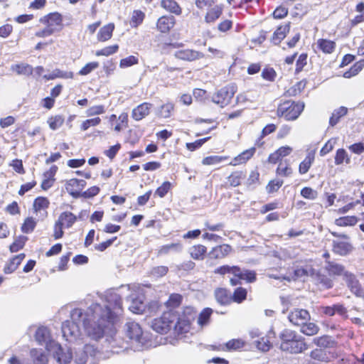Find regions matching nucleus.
<instances>
[{
    "label": "nucleus",
    "instance_id": "nucleus-1",
    "mask_svg": "<svg viewBox=\"0 0 364 364\" xmlns=\"http://www.w3.org/2000/svg\"><path fill=\"white\" fill-rule=\"evenodd\" d=\"M105 304H93L86 310L74 309L70 312V320H67L62 325L63 338L69 343L76 344L75 350V362L85 364L88 358H92L97 353L93 345L87 343L83 337L80 327H83L87 337L97 341L105 336V341L111 351L115 353L121 350L117 347L125 350L124 342L117 339L115 334L114 323L122 312V299L114 290H107L104 294Z\"/></svg>",
    "mask_w": 364,
    "mask_h": 364
},
{
    "label": "nucleus",
    "instance_id": "nucleus-2",
    "mask_svg": "<svg viewBox=\"0 0 364 364\" xmlns=\"http://www.w3.org/2000/svg\"><path fill=\"white\" fill-rule=\"evenodd\" d=\"M294 277L296 279L304 281L307 277H311L314 281L320 283L323 287L329 289L332 287V281L326 277L321 275L311 266L306 265L304 267L297 268L294 270Z\"/></svg>",
    "mask_w": 364,
    "mask_h": 364
},
{
    "label": "nucleus",
    "instance_id": "nucleus-3",
    "mask_svg": "<svg viewBox=\"0 0 364 364\" xmlns=\"http://www.w3.org/2000/svg\"><path fill=\"white\" fill-rule=\"evenodd\" d=\"M304 107V103H296L291 100H287L281 103L277 108V115L284 117L286 120L296 119Z\"/></svg>",
    "mask_w": 364,
    "mask_h": 364
},
{
    "label": "nucleus",
    "instance_id": "nucleus-4",
    "mask_svg": "<svg viewBox=\"0 0 364 364\" xmlns=\"http://www.w3.org/2000/svg\"><path fill=\"white\" fill-rule=\"evenodd\" d=\"M124 331L127 336L136 343V350H140L147 341L139 323L129 321L125 323Z\"/></svg>",
    "mask_w": 364,
    "mask_h": 364
},
{
    "label": "nucleus",
    "instance_id": "nucleus-5",
    "mask_svg": "<svg viewBox=\"0 0 364 364\" xmlns=\"http://www.w3.org/2000/svg\"><path fill=\"white\" fill-rule=\"evenodd\" d=\"M176 316L171 311L164 312L160 318H155L151 323V327L156 332L166 333L173 326Z\"/></svg>",
    "mask_w": 364,
    "mask_h": 364
},
{
    "label": "nucleus",
    "instance_id": "nucleus-6",
    "mask_svg": "<svg viewBox=\"0 0 364 364\" xmlns=\"http://www.w3.org/2000/svg\"><path fill=\"white\" fill-rule=\"evenodd\" d=\"M196 313L191 307H187L184 315L178 318L176 323H173L174 331L178 334L188 333L191 328V322L195 319Z\"/></svg>",
    "mask_w": 364,
    "mask_h": 364
},
{
    "label": "nucleus",
    "instance_id": "nucleus-7",
    "mask_svg": "<svg viewBox=\"0 0 364 364\" xmlns=\"http://www.w3.org/2000/svg\"><path fill=\"white\" fill-rule=\"evenodd\" d=\"M237 91V87L234 85H228L213 95L212 97L213 102L224 107L230 103L232 98Z\"/></svg>",
    "mask_w": 364,
    "mask_h": 364
},
{
    "label": "nucleus",
    "instance_id": "nucleus-8",
    "mask_svg": "<svg viewBox=\"0 0 364 364\" xmlns=\"http://www.w3.org/2000/svg\"><path fill=\"white\" fill-rule=\"evenodd\" d=\"M288 319L292 325L301 327L303 324L310 321L311 316L306 309H294L289 314Z\"/></svg>",
    "mask_w": 364,
    "mask_h": 364
},
{
    "label": "nucleus",
    "instance_id": "nucleus-9",
    "mask_svg": "<svg viewBox=\"0 0 364 364\" xmlns=\"http://www.w3.org/2000/svg\"><path fill=\"white\" fill-rule=\"evenodd\" d=\"M35 338L40 345H45L48 351L53 350V346L57 343L51 339L50 331L45 326L38 328Z\"/></svg>",
    "mask_w": 364,
    "mask_h": 364
},
{
    "label": "nucleus",
    "instance_id": "nucleus-10",
    "mask_svg": "<svg viewBox=\"0 0 364 364\" xmlns=\"http://www.w3.org/2000/svg\"><path fill=\"white\" fill-rule=\"evenodd\" d=\"M284 346L283 351L294 354L301 353L309 348V345L305 342V338L299 334Z\"/></svg>",
    "mask_w": 364,
    "mask_h": 364
},
{
    "label": "nucleus",
    "instance_id": "nucleus-11",
    "mask_svg": "<svg viewBox=\"0 0 364 364\" xmlns=\"http://www.w3.org/2000/svg\"><path fill=\"white\" fill-rule=\"evenodd\" d=\"M86 186V182L82 179L72 178L67 181L65 189L73 198H78L81 195L82 190Z\"/></svg>",
    "mask_w": 364,
    "mask_h": 364
},
{
    "label": "nucleus",
    "instance_id": "nucleus-12",
    "mask_svg": "<svg viewBox=\"0 0 364 364\" xmlns=\"http://www.w3.org/2000/svg\"><path fill=\"white\" fill-rule=\"evenodd\" d=\"M41 22L46 23L47 26L54 33L62 28L63 18L58 13H51L41 18Z\"/></svg>",
    "mask_w": 364,
    "mask_h": 364
},
{
    "label": "nucleus",
    "instance_id": "nucleus-13",
    "mask_svg": "<svg viewBox=\"0 0 364 364\" xmlns=\"http://www.w3.org/2000/svg\"><path fill=\"white\" fill-rule=\"evenodd\" d=\"M343 279L346 281L348 287L350 289L352 293L356 296H363L364 290L356 277L351 272H345V277Z\"/></svg>",
    "mask_w": 364,
    "mask_h": 364
},
{
    "label": "nucleus",
    "instance_id": "nucleus-14",
    "mask_svg": "<svg viewBox=\"0 0 364 364\" xmlns=\"http://www.w3.org/2000/svg\"><path fill=\"white\" fill-rule=\"evenodd\" d=\"M53 352L54 357L60 364H68L73 358V353L70 349L66 351L58 344L56 343L53 346Z\"/></svg>",
    "mask_w": 364,
    "mask_h": 364
},
{
    "label": "nucleus",
    "instance_id": "nucleus-15",
    "mask_svg": "<svg viewBox=\"0 0 364 364\" xmlns=\"http://www.w3.org/2000/svg\"><path fill=\"white\" fill-rule=\"evenodd\" d=\"M176 19L173 16H163L156 23L157 29L163 33H168L175 26Z\"/></svg>",
    "mask_w": 364,
    "mask_h": 364
},
{
    "label": "nucleus",
    "instance_id": "nucleus-16",
    "mask_svg": "<svg viewBox=\"0 0 364 364\" xmlns=\"http://www.w3.org/2000/svg\"><path fill=\"white\" fill-rule=\"evenodd\" d=\"M174 55L178 59L188 61L196 60L204 56L202 53L191 49L178 50Z\"/></svg>",
    "mask_w": 364,
    "mask_h": 364
},
{
    "label": "nucleus",
    "instance_id": "nucleus-17",
    "mask_svg": "<svg viewBox=\"0 0 364 364\" xmlns=\"http://www.w3.org/2000/svg\"><path fill=\"white\" fill-rule=\"evenodd\" d=\"M231 251V246L224 244L213 247L209 252V255L213 259H222L228 256Z\"/></svg>",
    "mask_w": 364,
    "mask_h": 364
},
{
    "label": "nucleus",
    "instance_id": "nucleus-18",
    "mask_svg": "<svg viewBox=\"0 0 364 364\" xmlns=\"http://www.w3.org/2000/svg\"><path fill=\"white\" fill-rule=\"evenodd\" d=\"M151 107V104L148 102H144L139 105L132 110V117L136 121L142 119L149 114Z\"/></svg>",
    "mask_w": 364,
    "mask_h": 364
},
{
    "label": "nucleus",
    "instance_id": "nucleus-19",
    "mask_svg": "<svg viewBox=\"0 0 364 364\" xmlns=\"http://www.w3.org/2000/svg\"><path fill=\"white\" fill-rule=\"evenodd\" d=\"M255 148L252 147L242 151L241 154L235 156L229 164L231 166H237L246 163L250 159H251L255 153Z\"/></svg>",
    "mask_w": 364,
    "mask_h": 364
},
{
    "label": "nucleus",
    "instance_id": "nucleus-20",
    "mask_svg": "<svg viewBox=\"0 0 364 364\" xmlns=\"http://www.w3.org/2000/svg\"><path fill=\"white\" fill-rule=\"evenodd\" d=\"M325 269L329 275H343V278L345 277V272H348L342 264L331 261H326Z\"/></svg>",
    "mask_w": 364,
    "mask_h": 364
},
{
    "label": "nucleus",
    "instance_id": "nucleus-21",
    "mask_svg": "<svg viewBox=\"0 0 364 364\" xmlns=\"http://www.w3.org/2000/svg\"><path fill=\"white\" fill-rule=\"evenodd\" d=\"M131 301V304L129 307V310L134 314H142L145 309L146 305L144 303L142 296L135 297L132 294L129 299Z\"/></svg>",
    "mask_w": 364,
    "mask_h": 364
},
{
    "label": "nucleus",
    "instance_id": "nucleus-22",
    "mask_svg": "<svg viewBox=\"0 0 364 364\" xmlns=\"http://www.w3.org/2000/svg\"><path fill=\"white\" fill-rule=\"evenodd\" d=\"M77 217L75 216L74 214H73L70 212H63L62 213L57 220V223L62 225L63 228H71L73 225L75 223L77 220Z\"/></svg>",
    "mask_w": 364,
    "mask_h": 364
},
{
    "label": "nucleus",
    "instance_id": "nucleus-23",
    "mask_svg": "<svg viewBox=\"0 0 364 364\" xmlns=\"http://www.w3.org/2000/svg\"><path fill=\"white\" fill-rule=\"evenodd\" d=\"M352 250V245L348 242L333 241V250L336 254L345 256L349 254Z\"/></svg>",
    "mask_w": 364,
    "mask_h": 364
},
{
    "label": "nucleus",
    "instance_id": "nucleus-24",
    "mask_svg": "<svg viewBox=\"0 0 364 364\" xmlns=\"http://www.w3.org/2000/svg\"><path fill=\"white\" fill-rule=\"evenodd\" d=\"M246 173L242 171H235L227 178V183L232 187L240 186L245 178Z\"/></svg>",
    "mask_w": 364,
    "mask_h": 364
},
{
    "label": "nucleus",
    "instance_id": "nucleus-25",
    "mask_svg": "<svg viewBox=\"0 0 364 364\" xmlns=\"http://www.w3.org/2000/svg\"><path fill=\"white\" fill-rule=\"evenodd\" d=\"M313 343L319 348H330L335 346L334 340L329 336L324 335L319 337H315L313 339Z\"/></svg>",
    "mask_w": 364,
    "mask_h": 364
},
{
    "label": "nucleus",
    "instance_id": "nucleus-26",
    "mask_svg": "<svg viewBox=\"0 0 364 364\" xmlns=\"http://www.w3.org/2000/svg\"><path fill=\"white\" fill-rule=\"evenodd\" d=\"M223 12V7L220 5H215L209 9L205 16V21L207 23H213L220 18Z\"/></svg>",
    "mask_w": 364,
    "mask_h": 364
},
{
    "label": "nucleus",
    "instance_id": "nucleus-27",
    "mask_svg": "<svg viewBox=\"0 0 364 364\" xmlns=\"http://www.w3.org/2000/svg\"><path fill=\"white\" fill-rule=\"evenodd\" d=\"M30 355L34 364H48L47 355L42 349H32Z\"/></svg>",
    "mask_w": 364,
    "mask_h": 364
},
{
    "label": "nucleus",
    "instance_id": "nucleus-28",
    "mask_svg": "<svg viewBox=\"0 0 364 364\" xmlns=\"http://www.w3.org/2000/svg\"><path fill=\"white\" fill-rule=\"evenodd\" d=\"M161 6L166 11L176 15H180L181 14V8L174 0H161Z\"/></svg>",
    "mask_w": 364,
    "mask_h": 364
},
{
    "label": "nucleus",
    "instance_id": "nucleus-29",
    "mask_svg": "<svg viewBox=\"0 0 364 364\" xmlns=\"http://www.w3.org/2000/svg\"><path fill=\"white\" fill-rule=\"evenodd\" d=\"M289 31V25L285 24L279 26L273 33L272 41L275 45L279 44L286 36Z\"/></svg>",
    "mask_w": 364,
    "mask_h": 364
},
{
    "label": "nucleus",
    "instance_id": "nucleus-30",
    "mask_svg": "<svg viewBox=\"0 0 364 364\" xmlns=\"http://www.w3.org/2000/svg\"><path fill=\"white\" fill-rule=\"evenodd\" d=\"M24 258L25 255L23 253L19 254L13 257L9 263L4 267V272L6 274H10L14 272Z\"/></svg>",
    "mask_w": 364,
    "mask_h": 364
},
{
    "label": "nucleus",
    "instance_id": "nucleus-31",
    "mask_svg": "<svg viewBox=\"0 0 364 364\" xmlns=\"http://www.w3.org/2000/svg\"><path fill=\"white\" fill-rule=\"evenodd\" d=\"M320 328L313 322H306L300 327V331L308 336H313L319 332Z\"/></svg>",
    "mask_w": 364,
    "mask_h": 364
},
{
    "label": "nucleus",
    "instance_id": "nucleus-32",
    "mask_svg": "<svg viewBox=\"0 0 364 364\" xmlns=\"http://www.w3.org/2000/svg\"><path fill=\"white\" fill-rule=\"evenodd\" d=\"M299 334L292 330L284 329L279 335L281 339L280 349L282 350L284 348V345L288 344L291 340L296 338Z\"/></svg>",
    "mask_w": 364,
    "mask_h": 364
},
{
    "label": "nucleus",
    "instance_id": "nucleus-33",
    "mask_svg": "<svg viewBox=\"0 0 364 364\" xmlns=\"http://www.w3.org/2000/svg\"><path fill=\"white\" fill-rule=\"evenodd\" d=\"M214 272L221 275L226 274H232L237 277L240 274V268L237 266L223 265L215 269Z\"/></svg>",
    "mask_w": 364,
    "mask_h": 364
},
{
    "label": "nucleus",
    "instance_id": "nucleus-34",
    "mask_svg": "<svg viewBox=\"0 0 364 364\" xmlns=\"http://www.w3.org/2000/svg\"><path fill=\"white\" fill-rule=\"evenodd\" d=\"M114 28V26L113 23H109L101 28L97 34L98 40L100 41H106L111 38Z\"/></svg>",
    "mask_w": 364,
    "mask_h": 364
},
{
    "label": "nucleus",
    "instance_id": "nucleus-35",
    "mask_svg": "<svg viewBox=\"0 0 364 364\" xmlns=\"http://www.w3.org/2000/svg\"><path fill=\"white\" fill-rule=\"evenodd\" d=\"M206 247L202 245H194L189 250L191 257L194 259L202 260L206 252Z\"/></svg>",
    "mask_w": 364,
    "mask_h": 364
},
{
    "label": "nucleus",
    "instance_id": "nucleus-36",
    "mask_svg": "<svg viewBox=\"0 0 364 364\" xmlns=\"http://www.w3.org/2000/svg\"><path fill=\"white\" fill-rule=\"evenodd\" d=\"M334 160L335 164L337 166L341 165L344 163L346 164H349L350 163V157L344 149H338L336 151Z\"/></svg>",
    "mask_w": 364,
    "mask_h": 364
},
{
    "label": "nucleus",
    "instance_id": "nucleus-37",
    "mask_svg": "<svg viewBox=\"0 0 364 364\" xmlns=\"http://www.w3.org/2000/svg\"><path fill=\"white\" fill-rule=\"evenodd\" d=\"M309 357L315 360L320 362H328L329 357L327 352L321 348H315L309 353Z\"/></svg>",
    "mask_w": 364,
    "mask_h": 364
},
{
    "label": "nucleus",
    "instance_id": "nucleus-38",
    "mask_svg": "<svg viewBox=\"0 0 364 364\" xmlns=\"http://www.w3.org/2000/svg\"><path fill=\"white\" fill-rule=\"evenodd\" d=\"M11 70L15 71L18 75L28 76L33 74V68L28 64L21 63L12 65Z\"/></svg>",
    "mask_w": 364,
    "mask_h": 364
},
{
    "label": "nucleus",
    "instance_id": "nucleus-39",
    "mask_svg": "<svg viewBox=\"0 0 364 364\" xmlns=\"http://www.w3.org/2000/svg\"><path fill=\"white\" fill-rule=\"evenodd\" d=\"M217 301L220 304H228L230 302V296L225 289H218L215 291Z\"/></svg>",
    "mask_w": 364,
    "mask_h": 364
},
{
    "label": "nucleus",
    "instance_id": "nucleus-40",
    "mask_svg": "<svg viewBox=\"0 0 364 364\" xmlns=\"http://www.w3.org/2000/svg\"><path fill=\"white\" fill-rule=\"evenodd\" d=\"M314 161V154H309L303 161H301L299 164V171L301 174H304L308 172L309 170L312 163Z\"/></svg>",
    "mask_w": 364,
    "mask_h": 364
},
{
    "label": "nucleus",
    "instance_id": "nucleus-41",
    "mask_svg": "<svg viewBox=\"0 0 364 364\" xmlns=\"http://www.w3.org/2000/svg\"><path fill=\"white\" fill-rule=\"evenodd\" d=\"M347 111L348 109L345 107H341L334 110L329 119L330 125L332 127L335 126L338 122L340 118L346 114Z\"/></svg>",
    "mask_w": 364,
    "mask_h": 364
},
{
    "label": "nucleus",
    "instance_id": "nucleus-42",
    "mask_svg": "<svg viewBox=\"0 0 364 364\" xmlns=\"http://www.w3.org/2000/svg\"><path fill=\"white\" fill-rule=\"evenodd\" d=\"M145 14L140 10H134L131 16L130 25L133 28L139 26L144 21Z\"/></svg>",
    "mask_w": 364,
    "mask_h": 364
},
{
    "label": "nucleus",
    "instance_id": "nucleus-43",
    "mask_svg": "<svg viewBox=\"0 0 364 364\" xmlns=\"http://www.w3.org/2000/svg\"><path fill=\"white\" fill-rule=\"evenodd\" d=\"M358 222L355 216H345L341 217L335 220V224L338 226H351L354 225Z\"/></svg>",
    "mask_w": 364,
    "mask_h": 364
},
{
    "label": "nucleus",
    "instance_id": "nucleus-44",
    "mask_svg": "<svg viewBox=\"0 0 364 364\" xmlns=\"http://www.w3.org/2000/svg\"><path fill=\"white\" fill-rule=\"evenodd\" d=\"M228 159V157L225 156H217V155L209 156L205 157L203 159L202 164L203 165H206V166L215 165V164H218L224 161H226Z\"/></svg>",
    "mask_w": 364,
    "mask_h": 364
},
{
    "label": "nucleus",
    "instance_id": "nucleus-45",
    "mask_svg": "<svg viewBox=\"0 0 364 364\" xmlns=\"http://www.w3.org/2000/svg\"><path fill=\"white\" fill-rule=\"evenodd\" d=\"M318 45L323 52L326 53H331L334 49L336 44L333 41L321 39L318 41Z\"/></svg>",
    "mask_w": 364,
    "mask_h": 364
},
{
    "label": "nucleus",
    "instance_id": "nucleus-46",
    "mask_svg": "<svg viewBox=\"0 0 364 364\" xmlns=\"http://www.w3.org/2000/svg\"><path fill=\"white\" fill-rule=\"evenodd\" d=\"M64 122V118L61 115H55L48 118V124L52 130L59 129Z\"/></svg>",
    "mask_w": 364,
    "mask_h": 364
},
{
    "label": "nucleus",
    "instance_id": "nucleus-47",
    "mask_svg": "<svg viewBox=\"0 0 364 364\" xmlns=\"http://www.w3.org/2000/svg\"><path fill=\"white\" fill-rule=\"evenodd\" d=\"M181 249H182V246H181V243H179V242L171 243V244H168V245L162 246L160 248L159 253L160 255H166L170 252H179L181 250Z\"/></svg>",
    "mask_w": 364,
    "mask_h": 364
},
{
    "label": "nucleus",
    "instance_id": "nucleus-48",
    "mask_svg": "<svg viewBox=\"0 0 364 364\" xmlns=\"http://www.w3.org/2000/svg\"><path fill=\"white\" fill-rule=\"evenodd\" d=\"M213 313V310L210 308L204 309L199 314L198 323L203 326L208 323L210 317Z\"/></svg>",
    "mask_w": 364,
    "mask_h": 364
},
{
    "label": "nucleus",
    "instance_id": "nucleus-49",
    "mask_svg": "<svg viewBox=\"0 0 364 364\" xmlns=\"http://www.w3.org/2000/svg\"><path fill=\"white\" fill-rule=\"evenodd\" d=\"M27 240V237L25 236H19L15 241L10 245V250L11 252H16L21 250Z\"/></svg>",
    "mask_w": 364,
    "mask_h": 364
},
{
    "label": "nucleus",
    "instance_id": "nucleus-50",
    "mask_svg": "<svg viewBox=\"0 0 364 364\" xmlns=\"http://www.w3.org/2000/svg\"><path fill=\"white\" fill-rule=\"evenodd\" d=\"M181 295L178 294H173L169 296V299L166 304L167 307L174 309L178 307L181 304Z\"/></svg>",
    "mask_w": 364,
    "mask_h": 364
},
{
    "label": "nucleus",
    "instance_id": "nucleus-51",
    "mask_svg": "<svg viewBox=\"0 0 364 364\" xmlns=\"http://www.w3.org/2000/svg\"><path fill=\"white\" fill-rule=\"evenodd\" d=\"M239 279L246 280L247 282H253L256 280V274L254 271L251 270H242L240 269V274L237 276Z\"/></svg>",
    "mask_w": 364,
    "mask_h": 364
},
{
    "label": "nucleus",
    "instance_id": "nucleus-52",
    "mask_svg": "<svg viewBox=\"0 0 364 364\" xmlns=\"http://www.w3.org/2000/svg\"><path fill=\"white\" fill-rule=\"evenodd\" d=\"M247 297V291L242 287L237 288L232 295V300L237 303H241Z\"/></svg>",
    "mask_w": 364,
    "mask_h": 364
},
{
    "label": "nucleus",
    "instance_id": "nucleus-53",
    "mask_svg": "<svg viewBox=\"0 0 364 364\" xmlns=\"http://www.w3.org/2000/svg\"><path fill=\"white\" fill-rule=\"evenodd\" d=\"M364 66V61H359L356 63L349 71L346 72L343 74V77L346 78H349L351 76L355 75L360 72Z\"/></svg>",
    "mask_w": 364,
    "mask_h": 364
},
{
    "label": "nucleus",
    "instance_id": "nucleus-54",
    "mask_svg": "<svg viewBox=\"0 0 364 364\" xmlns=\"http://www.w3.org/2000/svg\"><path fill=\"white\" fill-rule=\"evenodd\" d=\"M36 225V223L33 218H27L21 227V230L24 233H29L34 230Z\"/></svg>",
    "mask_w": 364,
    "mask_h": 364
},
{
    "label": "nucleus",
    "instance_id": "nucleus-55",
    "mask_svg": "<svg viewBox=\"0 0 364 364\" xmlns=\"http://www.w3.org/2000/svg\"><path fill=\"white\" fill-rule=\"evenodd\" d=\"M292 170L287 164V162H280L277 168V173L282 176H289L291 174Z\"/></svg>",
    "mask_w": 364,
    "mask_h": 364
},
{
    "label": "nucleus",
    "instance_id": "nucleus-56",
    "mask_svg": "<svg viewBox=\"0 0 364 364\" xmlns=\"http://www.w3.org/2000/svg\"><path fill=\"white\" fill-rule=\"evenodd\" d=\"M48 205V200L43 197H38L36 198L33 203V207L36 211L47 208Z\"/></svg>",
    "mask_w": 364,
    "mask_h": 364
},
{
    "label": "nucleus",
    "instance_id": "nucleus-57",
    "mask_svg": "<svg viewBox=\"0 0 364 364\" xmlns=\"http://www.w3.org/2000/svg\"><path fill=\"white\" fill-rule=\"evenodd\" d=\"M118 48H119L118 45L109 46L105 47L101 50H97L96 52L95 55L97 56H100V55L108 56L109 55L115 53L117 51Z\"/></svg>",
    "mask_w": 364,
    "mask_h": 364
},
{
    "label": "nucleus",
    "instance_id": "nucleus-58",
    "mask_svg": "<svg viewBox=\"0 0 364 364\" xmlns=\"http://www.w3.org/2000/svg\"><path fill=\"white\" fill-rule=\"evenodd\" d=\"M255 343L257 348L262 351L266 352L270 349L271 343L267 338L262 337Z\"/></svg>",
    "mask_w": 364,
    "mask_h": 364
},
{
    "label": "nucleus",
    "instance_id": "nucleus-59",
    "mask_svg": "<svg viewBox=\"0 0 364 364\" xmlns=\"http://www.w3.org/2000/svg\"><path fill=\"white\" fill-rule=\"evenodd\" d=\"M138 58L134 55H130L125 58H123L120 60L119 66L122 68L130 67L132 65H136L138 63Z\"/></svg>",
    "mask_w": 364,
    "mask_h": 364
},
{
    "label": "nucleus",
    "instance_id": "nucleus-60",
    "mask_svg": "<svg viewBox=\"0 0 364 364\" xmlns=\"http://www.w3.org/2000/svg\"><path fill=\"white\" fill-rule=\"evenodd\" d=\"M101 122V119L100 117H95L92 119H86L82 122L81 124V129L82 131H86L90 127H95L98 125Z\"/></svg>",
    "mask_w": 364,
    "mask_h": 364
},
{
    "label": "nucleus",
    "instance_id": "nucleus-61",
    "mask_svg": "<svg viewBox=\"0 0 364 364\" xmlns=\"http://www.w3.org/2000/svg\"><path fill=\"white\" fill-rule=\"evenodd\" d=\"M173 110V105L167 103L161 107L159 114L164 118H168L171 116V112Z\"/></svg>",
    "mask_w": 364,
    "mask_h": 364
},
{
    "label": "nucleus",
    "instance_id": "nucleus-62",
    "mask_svg": "<svg viewBox=\"0 0 364 364\" xmlns=\"http://www.w3.org/2000/svg\"><path fill=\"white\" fill-rule=\"evenodd\" d=\"M99 67L97 62H91L86 64L79 72L81 75H86Z\"/></svg>",
    "mask_w": 364,
    "mask_h": 364
},
{
    "label": "nucleus",
    "instance_id": "nucleus-63",
    "mask_svg": "<svg viewBox=\"0 0 364 364\" xmlns=\"http://www.w3.org/2000/svg\"><path fill=\"white\" fill-rule=\"evenodd\" d=\"M171 184L168 181H165L155 191V194L163 198L170 190Z\"/></svg>",
    "mask_w": 364,
    "mask_h": 364
},
{
    "label": "nucleus",
    "instance_id": "nucleus-64",
    "mask_svg": "<svg viewBox=\"0 0 364 364\" xmlns=\"http://www.w3.org/2000/svg\"><path fill=\"white\" fill-rule=\"evenodd\" d=\"M301 195L307 199L314 200L317 197V192L309 187H305L301 189Z\"/></svg>",
    "mask_w": 364,
    "mask_h": 364
}]
</instances>
